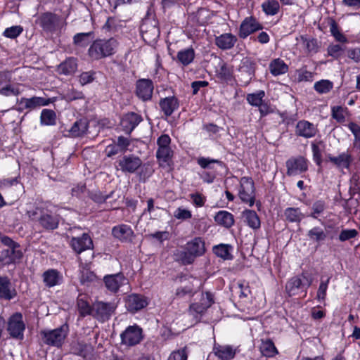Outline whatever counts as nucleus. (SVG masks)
<instances>
[{"mask_svg":"<svg viewBox=\"0 0 360 360\" xmlns=\"http://www.w3.org/2000/svg\"><path fill=\"white\" fill-rule=\"evenodd\" d=\"M28 219L44 231H53L59 226L60 216L44 205L27 210Z\"/></svg>","mask_w":360,"mask_h":360,"instance_id":"nucleus-1","label":"nucleus"},{"mask_svg":"<svg viewBox=\"0 0 360 360\" xmlns=\"http://www.w3.org/2000/svg\"><path fill=\"white\" fill-rule=\"evenodd\" d=\"M0 243L6 247L0 251V269L20 263L23 258L20 245L6 235H0Z\"/></svg>","mask_w":360,"mask_h":360,"instance_id":"nucleus-2","label":"nucleus"},{"mask_svg":"<svg viewBox=\"0 0 360 360\" xmlns=\"http://www.w3.org/2000/svg\"><path fill=\"white\" fill-rule=\"evenodd\" d=\"M119 42L114 38L96 39L90 45L87 53L93 60H99L113 56L118 47Z\"/></svg>","mask_w":360,"mask_h":360,"instance_id":"nucleus-3","label":"nucleus"},{"mask_svg":"<svg viewBox=\"0 0 360 360\" xmlns=\"http://www.w3.org/2000/svg\"><path fill=\"white\" fill-rule=\"evenodd\" d=\"M311 285V279L306 274L302 273L288 279L285 286V292L288 297L302 295V297H305Z\"/></svg>","mask_w":360,"mask_h":360,"instance_id":"nucleus-4","label":"nucleus"},{"mask_svg":"<svg viewBox=\"0 0 360 360\" xmlns=\"http://www.w3.org/2000/svg\"><path fill=\"white\" fill-rule=\"evenodd\" d=\"M69 326L67 323L52 330H43L40 332L44 344L60 348L63 345L69 333Z\"/></svg>","mask_w":360,"mask_h":360,"instance_id":"nucleus-5","label":"nucleus"},{"mask_svg":"<svg viewBox=\"0 0 360 360\" xmlns=\"http://www.w3.org/2000/svg\"><path fill=\"white\" fill-rule=\"evenodd\" d=\"M197 163L202 169H208L203 171L200 174V178L202 181L207 184H212L217 176V170L214 169L212 164H217L221 168L228 169L226 164L223 161L209 157H199L197 159Z\"/></svg>","mask_w":360,"mask_h":360,"instance_id":"nucleus-6","label":"nucleus"},{"mask_svg":"<svg viewBox=\"0 0 360 360\" xmlns=\"http://www.w3.org/2000/svg\"><path fill=\"white\" fill-rule=\"evenodd\" d=\"M238 197L243 202L252 207L256 202L255 182L250 176H243L239 180Z\"/></svg>","mask_w":360,"mask_h":360,"instance_id":"nucleus-7","label":"nucleus"},{"mask_svg":"<svg viewBox=\"0 0 360 360\" xmlns=\"http://www.w3.org/2000/svg\"><path fill=\"white\" fill-rule=\"evenodd\" d=\"M120 336L121 345L129 348L138 345L144 339L143 330L136 323L127 326Z\"/></svg>","mask_w":360,"mask_h":360,"instance_id":"nucleus-8","label":"nucleus"},{"mask_svg":"<svg viewBox=\"0 0 360 360\" xmlns=\"http://www.w3.org/2000/svg\"><path fill=\"white\" fill-rule=\"evenodd\" d=\"M26 325L23 320V316L20 312L13 313L8 319L7 331L11 338L18 340L24 339V332Z\"/></svg>","mask_w":360,"mask_h":360,"instance_id":"nucleus-9","label":"nucleus"},{"mask_svg":"<svg viewBox=\"0 0 360 360\" xmlns=\"http://www.w3.org/2000/svg\"><path fill=\"white\" fill-rule=\"evenodd\" d=\"M60 17L51 11L41 13L36 19L35 22L46 34H53L58 29Z\"/></svg>","mask_w":360,"mask_h":360,"instance_id":"nucleus-10","label":"nucleus"},{"mask_svg":"<svg viewBox=\"0 0 360 360\" xmlns=\"http://www.w3.org/2000/svg\"><path fill=\"white\" fill-rule=\"evenodd\" d=\"M54 101L55 98H45L39 96H32L31 98L22 97L18 101L17 110L22 112L27 110L28 112L42 106L49 105L50 103H53Z\"/></svg>","mask_w":360,"mask_h":360,"instance_id":"nucleus-11","label":"nucleus"},{"mask_svg":"<svg viewBox=\"0 0 360 360\" xmlns=\"http://www.w3.org/2000/svg\"><path fill=\"white\" fill-rule=\"evenodd\" d=\"M257 63L255 58L251 57H244L240 60L238 68L239 73L245 75V78L241 79V86H247L251 81L255 77Z\"/></svg>","mask_w":360,"mask_h":360,"instance_id":"nucleus-12","label":"nucleus"},{"mask_svg":"<svg viewBox=\"0 0 360 360\" xmlns=\"http://www.w3.org/2000/svg\"><path fill=\"white\" fill-rule=\"evenodd\" d=\"M263 28V25L255 16H248L242 20L238 36L241 39H245L256 32L262 30Z\"/></svg>","mask_w":360,"mask_h":360,"instance_id":"nucleus-13","label":"nucleus"},{"mask_svg":"<svg viewBox=\"0 0 360 360\" xmlns=\"http://www.w3.org/2000/svg\"><path fill=\"white\" fill-rule=\"evenodd\" d=\"M288 176H297L305 173L309 168L308 160L302 155L292 156L285 162Z\"/></svg>","mask_w":360,"mask_h":360,"instance_id":"nucleus-14","label":"nucleus"},{"mask_svg":"<svg viewBox=\"0 0 360 360\" xmlns=\"http://www.w3.org/2000/svg\"><path fill=\"white\" fill-rule=\"evenodd\" d=\"M103 282L106 290L112 294H117L121 287L128 283V279L124 273L106 274L103 278Z\"/></svg>","mask_w":360,"mask_h":360,"instance_id":"nucleus-15","label":"nucleus"},{"mask_svg":"<svg viewBox=\"0 0 360 360\" xmlns=\"http://www.w3.org/2000/svg\"><path fill=\"white\" fill-rule=\"evenodd\" d=\"M154 90V84L150 79H139L135 84V95L143 102H147L152 99Z\"/></svg>","mask_w":360,"mask_h":360,"instance_id":"nucleus-16","label":"nucleus"},{"mask_svg":"<svg viewBox=\"0 0 360 360\" xmlns=\"http://www.w3.org/2000/svg\"><path fill=\"white\" fill-rule=\"evenodd\" d=\"M116 168L121 169L124 173H134L142 165L141 158L135 155L122 156L116 162Z\"/></svg>","mask_w":360,"mask_h":360,"instance_id":"nucleus-17","label":"nucleus"},{"mask_svg":"<svg viewBox=\"0 0 360 360\" xmlns=\"http://www.w3.org/2000/svg\"><path fill=\"white\" fill-rule=\"evenodd\" d=\"M215 76L223 84L233 85L236 82L233 75V66L229 65L222 59L219 60L218 68L215 70Z\"/></svg>","mask_w":360,"mask_h":360,"instance_id":"nucleus-18","label":"nucleus"},{"mask_svg":"<svg viewBox=\"0 0 360 360\" xmlns=\"http://www.w3.org/2000/svg\"><path fill=\"white\" fill-rule=\"evenodd\" d=\"M354 158L349 152L340 153L338 156H333L330 153L326 155V162H330L340 170L344 169L349 170L353 163Z\"/></svg>","mask_w":360,"mask_h":360,"instance_id":"nucleus-19","label":"nucleus"},{"mask_svg":"<svg viewBox=\"0 0 360 360\" xmlns=\"http://www.w3.org/2000/svg\"><path fill=\"white\" fill-rule=\"evenodd\" d=\"M125 305L129 312L134 314L148 305V298L141 294L132 293L127 297Z\"/></svg>","mask_w":360,"mask_h":360,"instance_id":"nucleus-20","label":"nucleus"},{"mask_svg":"<svg viewBox=\"0 0 360 360\" xmlns=\"http://www.w3.org/2000/svg\"><path fill=\"white\" fill-rule=\"evenodd\" d=\"M69 244L77 255H80L82 252L94 248L92 239L86 233H82L79 237H72Z\"/></svg>","mask_w":360,"mask_h":360,"instance_id":"nucleus-21","label":"nucleus"},{"mask_svg":"<svg viewBox=\"0 0 360 360\" xmlns=\"http://www.w3.org/2000/svg\"><path fill=\"white\" fill-rule=\"evenodd\" d=\"M158 105L160 111L166 117H168L179 108L180 101L175 95H172L161 98Z\"/></svg>","mask_w":360,"mask_h":360,"instance_id":"nucleus-22","label":"nucleus"},{"mask_svg":"<svg viewBox=\"0 0 360 360\" xmlns=\"http://www.w3.org/2000/svg\"><path fill=\"white\" fill-rule=\"evenodd\" d=\"M295 131L297 136L310 139L314 137L319 130L313 123L302 120L297 122Z\"/></svg>","mask_w":360,"mask_h":360,"instance_id":"nucleus-23","label":"nucleus"},{"mask_svg":"<svg viewBox=\"0 0 360 360\" xmlns=\"http://www.w3.org/2000/svg\"><path fill=\"white\" fill-rule=\"evenodd\" d=\"M18 295L16 289L12 286L7 276H0V300L10 301Z\"/></svg>","mask_w":360,"mask_h":360,"instance_id":"nucleus-24","label":"nucleus"},{"mask_svg":"<svg viewBox=\"0 0 360 360\" xmlns=\"http://www.w3.org/2000/svg\"><path fill=\"white\" fill-rule=\"evenodd\" d=\"M115 309L114 304L110 302L98 301L93 305V312H95V316L103 321L108 320L114 313Z\"/></svg>","mask_w":360,"mask_h":360,"instance_id":"nucleus-25","label":"nucleus"},{"mask_svg":"<svg viewBox=\"0 0 360 360\" xmlns=\"http://www.w3.org/2000/svg\"><path fill=\"white\" fill-rule=\"evenodd\" d=\"M142 120L143 118L141 115L129 112L124 115L121 119L120 124L126 133L131 134Z\"/></svg>","mask_w":360,"mask_h":360,"instance_id":"nucleus-26","label":"nucleus"},{"mask_svg":"<svg viewBox=\"0 0 360 360\" xmlns=\"http://www.w3.org/2000/svg\"><path fill=\"white\" fill-rule=\"evenodd\" d=\"M112 235L122 243H129L132 240L134 231L127 224H120L112 229Z\"/></svg>","mask_w":360,"mask_h":360,"instance_id":"nucleus-27","label":"nucleus"},{"mask_svg":"<svg viewBox=\"0 0 360 360\" xmlns=\"http://www.w3.org/2000/svg\"><path fill=\"white\" fill-rule=\"evenodd\" d=\"M71 352L73 354L83 358H91L93 356L94 348L90 343L77 341L72 343Z\"/></svg>","mask_w":360,"mask_h":360,"instance_id":"nucleus-28","label":"nucleus"},{"mask_svg":"<svg viewBox=\"0 0 360 360\" xmlns=\"http://www.w3.org/2000/svg\"><path fill=\"white\" fill-rule=\"evenodd\" d=\"M155 157L160 167H171L173 165L174 150L172 148H158Z\"/></svg>","mask_w":360,"mask_h":360,"instance_id":"nucleus-29","label":"nucleus"},{"mask_svg":"<svg viewBox=\"0 0 360 360\" xmlns=\"http://www.w3.org/2000/svg\"><path fill=\"white\" fill-rule=\"evenodd\" d=\"M237 41V37L232 33H223L214 39L216 46L224 51L233 48Z\"/></svg>","mask_w":360,"mask_h":360,"instance_id":"nucleus-30","label":"nucleus"},{"mask_svg":"<svg viewBox=\"0 0 360 360\" xmlns=\"http://www.w3.org/2000/svg\"><path fill=\"white\" fill-rule=\"evenodd\" d=\"M42 278L45 286L52 288L60 285L63 277L57 269H49L43 273Z\"/></svg>","mask_w":360,"mask_h":360,"instance_id":"nucleus-31","label":"nucleus"},{"mask_svg":"<svg viewBox=\"0 0 360 360\" xmlns=\"http://www.w3.org/2000/svg\"><path fill=\"white\" fill-rule=\"evenodd\" d=\"M77 58L68 57L57 66L56 71L59 75H72L77 70Z\"/></svg>","mask_w":360,"mask_h":360,"instance_id":"nucleus-32","label":"nucleus"},{"mask_svg":"<svg viewBox=\"0 0 360 360\" xmlns=\"http://www.w3.org/2000/svg\"><path fill=\"white\" fill-rule=\"evenodd\" d=\"M184 248L190 251L195 257L203 255L206 251L205 240L201 237H195L187 242Z\"/></svg>","mask_w":360,"mask_h":360,"instance_id":"nucleus-33","label":"nucleus"},{"mask_svg":"<svg viewBox=\"0 0 360 360\" xmlns=\"http://www.w3.org/2000/svg\"><path fill=\"white\" fill-rule=\"evenodd\" d=\"M213 352L220 360H231L236 354V349L231 345H214Z\"/></svg>","mask_w":360,"mask_h":360,"instance_id":"nucleus-34","label":"nucleus"},{"mask_svg":"<svg viewBox=\"0 0 360 360\" xmlns=\"http://www.w3.org/2000/svg\"><path fill=\"white\" fill-rule=\"evenodd\" d=\"M283 219L288 223H296L300 224L305 218V214L302 212L300 208L288 207L283 210Z\"/></svg>","mask_w":360,"mask_h":360,"instance_id":"nucleus-35","label":"nucleus"},{"mask_svg":"<svg viewBox=\"0 0 360 360\" xmlns=\"http://www.w3.org/2000/svg\"><path fill=\"white\" fill-rule=\"evenodd\" d=\"M214 219L218 225L226 229L232 227L235 222L233 214L226 210L217 212Z\"/></svg>","mask_w":360,"mask_h":360,"instance_id":"nucleus-36","label":"nucleus"},{"mask_svg":"<svg viewBox=\"0 0 360 360\" xmlns=\"http://www.w3.org/2000/svg\"><path fill=\"white\" fill-rule=\"evenodd\" d=\"M195 57V50L191 46L181 49L177 52L176 61L182 66L186 67L193 62Z\"/></svg>","mask_w":360,"mask_h":360,"instance_id":"nucleus-37","label":"nucleus"},{"mask_svg":"<svg viewBox=\"0 0 360 360\" xmlns=\"http://www.w3.org/2000/svg\"><path fill=\"white\" fill-rule=\"evenodd\" d=\"M269 69L273 76L277 77L287 73L289 67L283 59L277 58L269 63Z\"/></svg>","mask_w":360,"mask_h":360,"instance_id":"nucleus-38","label":"nucleus"},{"mask_svg":"<svg viewBox=\"0 0 360 360\" xmlns=\"http://www.w3.org/2000/svg\"><path fill=\"white\" fill-rule=\"evenodd\" d=\"M77 306L80 316L85 317L91 315L93 306L89 302V297L85 294H79L77 299Z\"/></svg>","mask_w":360,"mask_h":360,"instance_id":"nucleus-39","label":"nucleus"},{"mask_svg":"<svg viewBox=\"0 0 360 360\" xmlns=\"http://www.w3.org/2000/svg\"><path fill=\"white\" fill-rule=\"evenodd\" d=\"M233 247L230 244L221 243L213 247L212 251L214 255L224 260H231L233 258L232 252Z\"/></svg>","mask_w":360,"mask_h":360,"instance_id":"nucleus-40","label":"nucleus"},{"mask_svg":"<svg viewBox=\"0 0 360 360\" xmlns=\"http://www.w3.org/2000/svg\"><path fill=\"white\" fill-rule=\"evenodd\" d=\"M89 129V121L86 118H81L74 122L70 129L72 137H82L86 134Z\"/></svg>","mask_w":360,"mask_h":360,"instance_id":"nucleus-41","label":"nucleus"},{"mask_svg":"<svg viewBox=\"0 0 360 360\" xmlns=\"http://www.w3.org/2000/svg\"><path fill=\"white\" fill-rule=\"evenodd\" d=\"M243 217L246 224L252 229H258L261 226L260 219L255 210L246 209L243 212Z\"/></svg>","mask_w":360,"mask_h":360,"instance_id":"nucleus-42","label":"nucleus"},{"mask_svg":"<svg viewBox=\"0 0 360 360\" xmlns=\"http://www.w3.org/2000/svg\"><path fill=\"white\" fill-rule=\"evenodd\" d=\"M309 240L316 243V248L321 245L326 240L327 233L320 226H314L307 232Z\"/></svg>","mask_w":360,"mask_h":360,"instance_id":"nucleus-43","label":"nucleus"},{"mask_svg":"<svg viewBox=\"0 0 360 360\" xmlns=\"http://www.w3.org/2000/svg\"><path fill=\"white\" fill-rule=\"evenodd\" d=\"M327 23L330 27V32L331 35L337 41L340 43L347 42V38L343 33H342L338 22L333 18L328 17L327 18Z\"/></svg>","mask_w":360,"mask_h":360,"instance_id":"nucleus-44","label":"nucleus"},{"mask_svg":"<svg viewBox=\"0 0 360 360\" xmlns=\"http://www.w3.org/2000/svg\"><path fill=\"white\" fill-rule=\"evenodd\" d=\"M262 10L266 15H275L281 9L280 3L278 0H266L262 5Z\"/></svg>","mask_w":360,"mask_h":360,"instance_id":"nucleus-45","label":"nucleus"},{"mask_svg":"<svg viewBox=\"0 0 360 360\" xmlns=\"http://www.w3.org/2000/svg\"><path fill=\"white\" fill-rule=\"evenodd\" d=\"M56 113L54 110L44 108L40 115V123L44 126H53L56 124Z\"/></svg>","mask_w":360,"mask_h":360,"instance_id":"nucleus-46","label":"nucleus"},{"mask_svg":"<svg viewBox=\"0 0 360 360\" xmlns=\"http://www.w3.org/2000/svg\"><path fill=\"white\" fill-rule=\"evenodd\" d=\"M260 351L266 357H274L278 353L273 340L271 339L262 340Z\"/></svg>","mask_w":360,"mask_h":360,"instance_id":"nucleus-47","label":"nucleus"},{"mask_svg":"<svg viewBox=\"0 0 360 360\" xmlns=\"http://www.w3.org/2000/svg\"><path fill=\"white\" fill-rule=\"evenodd\" d=\"M265 91L264 90H259L254 93L248 94L246 96L247 102L253 107H258L261 105L262 103L264 101Z\"/></svg>","mask_w":360,"mask_h":360,"instance_id":"nucleus-48","label":"nucleus"},{"mask_svg":"<svg viewBox=\"0 0 360 360\" xmlns=\"http://www.w3.org/2000/svg\"><path fill=\"white\" fill-rule=\"evenodd\" d=\"M19 86L20 84H7L0 87V95L5 97H9L11 96H18L21 94Z\"/></svg>","mask_w":360,"mask_h":360,"instance_id":"nucleus-49","label":"nucleus"},{"mask_svg":"<svg viewBox=\"0 0 360 360\" xmlns=\"http://www.w3.org/2000/svg\"><path fill=\"white\" fill-rule=\"evenodd\" d=\"M94 35V32L93 31L77 33L73 37V44L77 46L86 47L89 44L88 38L90 37H93Z\"/></svg>","mask_w":360,"mask_h":360,"instance_id":"nucleus-50","label":"nucleus"},{"mask_svg":"<svg viewBox=\"0 0 360 360\" xmlns=\"http://www.w3.org/2000/svg\"><path fill=\"white\" fill-rule=\"evenodd\" d=\"M348 108L341 105H335L331 107V116L338 123L345 122V114L348 113Z\"/></svg>","mask_w":360,"mask_h":360,"instance_id":"nucleus-51","label":"nucleus"},{"mask_svg":"<svg viewBox=\"0 0 360 360\" xmlns=\"http://www.w3.org/2000/svg\"><path fill=\"white\" fill-rule=\"evenodd\" d=\"M195 294L192 285L181 286L176 288L174 300L191 298Z\"/></svg>","mask_w":360,"mask_h":360,"instance_id":"nucleus-52","label":"nucleus"},{"mask_svg":"<svg viewBox=\"0 0 360 360\" xmlns=\"http://www.w3.org/2000/svg\"><path fill=\"white\" fill-rule=\"evenodd\" d=\"M326 209V203L323 200H317L312 204L311 212L309 217L313 219H318V217L323 214Z\"/></svg>","mask_w":360,"mask_h":360,"instance_id":"nucleus-53","label":"nucleus"},{"mask_svg":"<svg viewBox=\"0 0 360 360\" xmlns=\"http://www.w3.org/2000/svg\"><path fill=\"white\" fill-rule=\"evenodd\" d=\"M333 88V83L328 79H321L314 83V89L319 94H323L330 92Z\"/></svg>","mask_w":360,"mask_h":360,"instance_id":"nucleus-54","label":"nucleus"},{"mask_svg":"<svg viewBox=\"0 0 360 360\" xmlns=\"http://www.w3.org/2000/svg\"><path fill=\"white\" fill-rule=\"evenodd\" d=\"M330 279V278L328 277L326 281H321L316 294V299L319 302H324L326 300Z\"/></svg>","mask_w":360,"mask_h":360,"instance_id":"nucleus-55","label":"nucleus"},{"mask_svg":"<svg viewBox=\"0 0 360 360\" xmlns=\"http://www.w3.org/2000/svg\"><path fill=\"white\" fill-rule=\"evenodd\" d=\"M343 51L344 49L340 44H330L327 48L328 56L335 60L339 59L342 56Z\"/></svg>","mask_w":360,"mask_h":360,"instance_id":"nucleus-56","label":"nucleus"},{"mask_svg":"<svg viewBox=\"0 0 360 360\" xmlns=\"http://www.w3.org/2000/svg\"><path fill=\"white\" fill-rule=\"evenodd\" d=\"M298 82H312L314 80V73L307 70L306 66H303L297 70Z\"/></svg>","mask_w":360,"mask_h":360,"instance_id":"nucleus-57","label":"nucleus"},{"mask_svg":"<svg viewBox=\"0 0 360 360\" xmlns=\"http://www.w3.org/2000/svg\"><path fill=\"white\" fill-rule=\"evenodd\" d=\"M302 39L305 44V48L308 53H316L319 51V45L316 38L307 39L302 37Z\"/></svg>","mask_w":360,"mask_h":360,"instance_id":"nucleus-58","label":"nucleus"},{"mask_svg":"<svg viewBox=\"0 0 360 360\" xmlns=\"http://www.w3.org/2000/svg\"><path fill=\"white\" fill-rule=\"evenodd\" d=\"M188 352L186 347L171 352L168 360H188Z\"/></svg>","mask_w":360,"mask_h":360,"instance_id":"nucleus-59","label":"nucleus"},{"mask_svg":"<svg viewBox=\"0 0 360 360\" xmlns=\"http://www.w3.org/2000/svg\"><path fill=\"white\" fill-rule=\"evenodd\" d=\"M23 28L20 25L12 26L7 27L3 32V35L9 39H15L21 34Z\"/></svg>","mask_w":360,"mask_h":360,"instance_id":"nucleus-60","label":"nucleus"},{"mask_svg":"<svg viewBox=\"0 0 360 360\" xmlns=\"http://www.w3.org/2000/svg\"><path fill=\"white\" fill-rule=\"evenodd\" d=\"M196 258L190 251L186 250L180 252L179 254V259L184 265L192 264Z\"/></svg>","mask_w":360,"mask_h":360,"instance_id":"nucleus-61","label":"nucleus"},{"mask_svg":"<svg viewBox=\"0 0 360 360\" xmlns=\"http://www.w3.org/2000/svg\"><path fill=\"white\" fill-rule=\"evenodd\" d=\"M347 127L354 135V144L356 147L360 143V126L356 122H350Z\"/></svg>","mask_w":360,"mask_h":360,"instance_id":"nucleus-62","label":"nucleus"},{"mask_svg":"<svg viewBox=\"0 0 360 360\" xmlns=\"http://www.w3.org/2000/svg\"><path fill=\"white\" fill-rule=\"evenodd\" d=\"M189 197L192 200V203L196 207H203L207 200L206 197L199 192L191 193Z\"/></svg>","mask_w":360,"mask_h":360,"instance_id":"nucleus-63","label":"nucleus"},{"mask_svg":"<svg viewBox=\"0 0 360 360\" xmlns=\"http://www.w3.org/2000/svg\"><path fill=\"white\" fill-rule=\"evenodd\" d=\"M311 150H312V156H313L314 162L318 167H321L322 166V163H323L321 148H319V146L317 144L312 143H311Z\"/></svg>","mask_w":360,"mask_h":360,"instance_id":"nucleus-64","label":"nucleus"}]
</instances>
